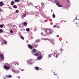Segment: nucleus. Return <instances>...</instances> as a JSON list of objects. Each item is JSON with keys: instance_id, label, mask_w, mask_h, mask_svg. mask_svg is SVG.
Wrapping results in <instances>:
<instances>
[{"instance_id": "2", "label": "nucleus", "mask_w": 79, "mask_h": 79, "mask_svg": "<svg viewBox=\"0 0 79 79\" xmlns=\"http://www.w3.org/2000/svg\"><path fill=\"white\" fill-rule=\"evenodd\" d=\"M55 2L56 3V5H57L58 6H59V7H62V5L60 4L58 0H56Z\"/></svg>"}, {"instance_id": "48", "label": "nucleus", "mask_w": 79, "mask_h": 79, "mask_svg": "<svg viewBox=\"0 0 79 79\" xmlns=\"http://www.w3.org/2000/svg\"><path fill=\"white\" fill-rule=\"evenodd\" d=\"M2 44H4V43H2Z\"/></svg>"}, {"instance_id": "41", "label": "nucleus", "mask_w": 79, "mask_h": 79, "mask_svg": "<svg viewBox=\"0 0 79 79\" xmlns=\"http://www.w3.org/2000/svg\"><path fill=\"white\" fill-rule=\"evenodd\" d=\"M75 19H76V20H77V16H76V17Z\"/></svg>"}, {"instance_id": "23", "label": "nucleus", "mask_w": 79, "mask_h": 79, "mask_svg": "<svg viewBox=\"0 0 79 79\" xmlns=\"http://www.w3.org/2000/svg\"><path fill=\"white\" fill-rule=\"evenodd\" d=\"M21 39H23V40H24V38L23 36H21Z\"/></svg>"}, {"instance_id": "21", "label": "nucleus", "mask_w": 79, "mask_h": 79, "mask_svg": "<svg viewBox=\"0 0 79 79\" xmlns=\"http://www.w3.org/2000/svg\"><path fill=\"white\" fill-rule=\"evenodd\" d=\"M14 2H19V0H15Z\"/></svg>"}, {"instance_id": "36", "label": "nucleus", "mask_w": 79, "mask_h": 79, "mask_svg": "<svg viewBox=\"0 0 79 79\" xmlns=\"http://www.w3.org/2000/svg\"><path fill=\"white\" fill-rule=\"evenodd\" d=\"M56 27V25H55L54 26V27Z\"/></svg>"}, {"instance_id": "46", "label": "nucleus", "mask_w": 79, "mask_h": 79, "mask_svg": "<svg viewBox=\"0 0 79 79\" xmlns=\"http://www.w3.org/2000/svg\"><path fill=\"white\" fill-rule=\"evenodd\" d=\"M57 37H59V36L58 35H57Z\"/></svg>"}, {"instance_id": "28", "label": "nucleus", "mask_w": 79, "mask_h": 79, "mask_svg": "<svg viewBox=\"0 0 79 79\" xmlns=\"http://www.w3.org/2000/svg\"><path fill=\"white\" fill-rule=\"evenodd\" d=\"M16 12L17 13H19V10H16Z\"/></svg>"}, {"instance_id": "12", "label": "nucleus", "mask_w": 79, "mask_h": 79, "mask_svg": "<svg viewBox=\"0 0 79 79\" xmlns=\"http://www.w3.org/2000/svg\"><path fill=\"white\" fill-rule=\"evenodd\" d=\"M35 69L36 70H39V67H35Z\"/></svg>"}, {"instance_id": "54", "label": "nucleus", "mask_w": 79, "mask_h": 79, "mask_svg": "<svg viewBox=\"0 0 79 79\" xmlns=\"http://www.w3.org/2000/svg\"><path fill=\"white\" fill-rule=\"evenodd\" d=\"M64 21V22H65V23H66V21Z\"/></svg>"}, {"instance_id": "3", "label": "nucleus", "mask_w": 79, "mask_h": 79, "mask_svg": "<svg viewBox=\"0 0 79 79\" xmlns=\"http://www.w3.org/2000/svg\"><path fill=\"white\" fill-rule=\"evenodd\" d=\"M53 55L54 56H55L56 58H57L58 56V54L57 53V52L56 51H54L53 53Z\"/></svg>"}, {"instance_id": "16", "label": "nucleus", "mask_w": 79, "mask_h": 79, "mask_svg": "<svg viewBox=\"0 0 79 79\" xmlns=\"http://www.w3.org/2000/svg\"><path fill=\"white\" fill-rule=\"evenodd\" d=\"M6 77L7 78H8V77H12V76H11L10 75H9V76L6 75Z\"/></svg>"}, {"instance_id": "49", "label": "nucleus", "mask_w": 79, "mask_h": 79, "mask_svg": "<svg viewBox=\"0 0 79 79\" xmlns=\"http://www.w3.org/2000/svg\"><path fill=\"white\" fill-rule=\"evenodd\" d=\"M62 45H63V44L62 43Z\"/></svg>"}, {"instance_id": "45", "label": "nucleus", "mask_w": 79, "mask_h": 79, "mask_svg": "<svg viewBox=\"0 0 79 79\" xmlns=\"http://www.w3.org/2000/svg\"><path fill=\"white\" fill-rule=\"evenodd\" d=\"M18 77V78H19V79L20 78V77Z\"/></svg>"}, {"instance_id": "1", "label": "nucleus", "mask_w": 79, "mask_h": 79, "mask_svg": "<svg viewBox=\"0 0 79 79\" xmlns=\"http://www.w3.org/2000/svg\"><path fill=\"white\" fill-rule=\"evenodd\" d=\"M51 30H49L48 29H46L45 31L47 35H49V34H52V32H51Z\"/></svg>"}, {"instance_id": "25", "label": "nucleus", "mask_w": 79, "mask_h": 79, "mask_svg": "<svg viewBox=\"0 0 79 79\" xmlns=\"http://www.w3.org/2000/svg\"><path fill=\"white\" fill-rule=\"evenodd\" d=\"M67 2H68L69 5H70L71 4V3H70V2H69V0H68L67 1Z\"/></svg>"}, {"instance_id": "24", "label": "nucleus", "mask_w": 79, "mask_h": 79, "mask_svg": "<svg viewBox=\"0 0 79 79\" xmlns=\"http://www.w3.org/2000/svg\"><path fill=\"white\" fill-rule=\"evenodd\" d=\"M52 17L53 18H55V15L54 13L53 14Z\"/></svg>"}, {"instance_id": "59", "label": "nucleus", "mask_w": 79, "mask_h": 79, "mask_svg": "<svg viewBox=\"0 0 79 79\" xmlns=\"http://www.w3.org/2000/svg\"><path fill=\"white\" fill-rule=\"evenodd\" d=\"M54 73H55V72H54Z\"/></svg>"}, {"instance_id": "7", "label": "nucleus", "mask_w": 79, "mask_h": 79, "mask_svg": "<svg viewBox=\"0 0 79 79\" xmlns=\"http://www.w3.org/2000/svg\"><path fill=\"white\" fill-rule=\"evenodd\" d=\"M5 69H10V67L9 66H7V65H5L4 66Z\"/></svg>"}, {"instance_id": "29", "label": "nucleus", "mask_w": 79, "mask_h": 79, "mask_svg": "<svg viewBox=\"0 0 79 79\" xmlns=\"http://www.w3.org/2000/svg\"><path fill=\"white\" fill-rule=\"evenodd\" d=\"M41 35H42L43 36H44V34L42 33H41Z\"/></svg>"}, {"instance_id": "14", "label": "nucleus", "mask_w": 79, "mask_h": 79, "mask_svg": "<svg viewBox=\"0 0 79 79\" xmlns=\"http://www.w3.org/2000/svg\"><path fill=\"white\" fill-rule=\"evenodd\" d=\"M26 14H24L23 15L22 17V19H23V18H24V17H26Z\"/></svg>"}, {"instance_id": "20", "label": "nucleus", "mask_w": 79, "mask_h": 79, "mask_svg": "<svg viewBox=\"0 0 79 79\" xmlns=\"http://www.w3.org/2000/svg\"><path fill=\"white\" fill-rule=\"evenodd\" d=\"M23 24L24 26H25V25H27V23L26 22H24V23H22Z\"/></svg>"}, {"instance_id": "38", "label": "nucleus", "mask_w": 79, "mask_h": 79, "mask_svg": "<svg viewBox=\"0 0 79 79\" xmlns=\"http://www.w3.org/2000/svg\"><path fill=\"white\" fill-rule=\"evenodd\" d=\"M24 69H21V71H24Z\"/></svg>"}, {"instance_id": "30", "label": "nucleus", "mask_w": 79, "mask_h": 79, "mask_svg": "<svg viewBox=\"0 0 79 79\" xmlns=\"http://www.w3.org/2000/svg\"><path fill=\"white\" fill-rule=\"evenodd\" d=\"M51 56H52V55L50 54V55H48V56L49 58H50V57H51Z\"/></svg>"}, {"instance_id": "27", "label": "nucleus", "mask_w": 79, "mask_h": 79, "mask_svg": "<svg viewBox=\"0 0 79 79\" xmlns=\"http://www.w3.org/2000/svg\"><path fill=\"white\" fill-rule=\"evenodd\" d=\"M27 31H29V29L27 28L26 29Z\"/></svg>"}, {"instance_id": "18", "label": "nucleus", "mask_w": 79, "mask_h": 79, "mask_svg": "<svg viewBox=\"0 0 79 79\" xmlns=\"http://www.w3.org/2000/svg\"><path fill=\"white\" fill-rule=\"evenodd\" d=\"M36 52V50L34 49L33 50V52H32V53H33L34 52Z\"/></svg>"}, {"instance_id": "17", "label": "nucleus", "mask_w": 79, "mask_h": 79, "mask_svg": "<svg viewBox=\"0 0 79 79\" xmlns=\"http://www.w3.org/2000/svg\"><path fill=\"white\" fill-rule=\"evenodd\" d=\"M38 55L39 54L38 52L35 53V55H35V56H38Z\"/></svg>"}, {"instance_id": "35", "label": "nucleus", "mask_w": 79, "mask_h": 79, "mask_svg": "<svg viewBox=\"0 0 79 79\" xmlns=\"http://www.w3.org/2000/svg\"><path fill=\"white\" fill-rule=\"evenodd\" d=\"M29 4H30V5H32V6H33V5H32V3L31 2H29Z\"/></svg>"}, {"instance_id": "50", "label": "nucleus", "mask_w": 79, "mask_h": 79, "mask_svg": "<svg viewBox=\"0 0 79 79\" xmlns=\"http://www.w3.org/2000/svg\"><path fill=\"white\" fill-rule=\"evenodd\" d=\"M54 75H56V74H54Z\"/></svg>"}, {"instance_id": "42", "label": "nucleus", "mask_w": 79, "mask_h": 79, "mask_svg": "<svg viewBox=\"0 0 79 79\" xmlns=\"http://www.w3.org/2000/svg\"><path fill=\"white\" fill-rule=\"evenodd\" d=\"M35 8H37V6H35Z\"/></svg>"}, {"instance_id": "11", "label": "nucleus", "mask_w": 79, "mask_h": 79, "mask_svg": "<svg viewBox=\"0 0 79 79\" xmlns=\"http://www.w3.org/2000/svg\"><path fill=\"white\" fill-rule=\"evenodd\" d=\"M15 2L14 1H11L10 2V4L11 5H15Z\"/></svg>"}, {"instance_id": "31", "label": "nucleus", "mask_w": 79, "mask_h": 79, "mask_svg": "<svg viewBox=\"0 0 79 79\" xmlns=\"http://www.w3.org/2000/svg\"><path fill=\"white\" fill-rule=\"evenodd\" d=\"M42 6H43L44 7V4L42 3Z\"/></svg>"}, {"instance_id": "15", "label": "nucleus", "mask_w": 79, "mask_h": 79, "mask_svg": "<svg viewBox=\"0 0 79 79\" xmlns=\"http://www.w3.org/2000/svg\"><path fill=\"white\" fill-rule=\"evenodd\" d=\"M41 39H42V40H48V39L47 38H42Z\"/></svg>"}, {"instance_id": "33", "label": "nucleus", "mask_w": 79, "mask_h": 79, "mask_svg": "<svg viewBox=\"0 0 79 79\" xmlns=\"http://www.w3.org/2000/svg\"><path fill=\"white\" fill-rule=\"evenodd\" d=\"M4 43H5V44H7V41H5Z\"/></svg>"}, {"instance_id": "47", "label": "nucleus", "mask_w": 79, "mask_h": 79, "mask_svg": "<svg viewBox=\"0 0 79 79\" xmlns=\"http://www.w3.org/2000/svg\"><path fill=\"white\" fill-rule=\"evenodd\" d=\"M77 23H76V24H77Z\"/></svg>"}, {"instance_id": "53", "label": "nucleus", "mask_w": 79, "mask_h": 79, "mask_svg": "<svg viewBox=\"0 0 79 79\" xmlns=\"http://www.w3.org/2000/svg\"><path fill=\"white\" fill-rule=\"evenodd\" d=\"M17 64V65H18V64H19L18 63Z\"/></svg>"}, {"instance_id": "5", "label": "nucleus", "mask_w": 79, "mask_h": 79, "mask_svg": "<svg viewBox=\"0 0 79 79\" xmlns=\"http://www.w3.org/2000/svg\"><path fill=\"white\" fill-rule=\"evenodd\" d=\"M39 42V40H37L35 41V47H37V46H38V44H35V43H38Z\"/></svg>"}, {"instance_id": "57", "label": "nucleus", "mask_w": 79, "mask_h": 79, "mask_svg": "<svg viewBox=\"0 0 79 79\" xmlns=\"http://www.w3.org/2000/svg\"><path fill=\"white\" fill-rule=\"evenodd\" d=\"M73 22H74V20H73Z\"/></svg>"}, {"instance_id": "40", "label": "nucleus", "mask_w": 79, "mask_h": 79, "mask_svg": "<svg viewBox=\"0 0 79 79\" xmlns=\"http://www.w3.org/2000/svg\"><path fill=\"white\" fill-rule=\"evenodd\" d=\"M13 27H15V25H13Z\"/></svg>"}, {"instance_id": "32", "label": "nucleus", "mask_w": 79, "mask_h": 79, "mask_svg": "<svg viewBox=\"0 0 79 79\" xmlns=\"http://www.w3.org/2000/svg\"><path fill=\"white\" fill-rule=\"evenodd\" d=\"M10 33H11L12 34V33H13V31H12V30H10Z\"/></svg>"}, {"instance_id": "8", "label": "nucleus", "mask_w": 79, "mask_h": 79, "mask_svg": "<svg viewBox=\"0 0 79 79\" xmlns=\"http://www.w3.org/2000/svg\"><path fill=\"white\" fill-rule=\"evenodd\" d=\"M11 71L13 72H14V73H15L17 74H18V73H19V71H18L17 72V71L15 69H12L11 70Z\"/></svg>"}, {"instance_id": "13", "label": "nucleus", "mask_w": 79, "mask_h": 79, "mask_svg": "<svg viewBox=\"0 0 79 79\" xmlns=\"http://www.w3.org/2000/svg\"><path fill=\"white\" fill-rule=\"evenodd\" d=\"M42 58V56H40L38 58V59L39 60H41Z\"/></svg>"}, {"instance_id": "19", "label": "nucleus", "mask_w": 79, "mask_h": 79, "mask_svg": "<svg viewBox=\"0 0 79 79\" xmlns=\"http://www.w3.org/2000/svg\"><path fill=\"white\" fill-rule=\"evenodd\" d=\"M13 8H17V6H16V5H14L13 6Z\"/></svg>"}, {"instance_id": "10", "label": "nucleus", "mask_w": 79, "mask_h": 79, "mask_svg": "<svg viewBox=\"0 0 79 79\" xmlns=\"http://www.w3.org/2000/svg\"><path fill=\"white\" fill-rule=\"evenodd\" d=\"M4 5V3L3 2H0V6H3Z\"/></svg>"}, {"instance_id": "22", "label": "nucleus", "mask_w": 79, "mask_h": 79, "mask_svg": "<svg viewBox=\"0 0 79 79\" xmlns=\"http://www.w3.org/2000/svg\"><path fill=\"white\" fill-rule=\"evenodd\" d=\"M3 32V30L2 29H0V33H2Z\"/></svg>"}, {"instance_id": "51", "label": "nucleus", "mask_w": 79, "mask_h": 79, "mask_svg": "<svg viewBox=\"0 0 79 79\" xmlns=\"http://www.w3.org/2000/svg\"><path fill=\"white\" fill-rule=\"evenodd\" d=\"M4 79H6V78H5V77H4Z\"/></svg>"}, {"instance_id": "37", "label": "nucleus", "mask_w": 79, "mask_h": 79, "mask_svg": "<svg viewBox=\"0 0 79 79\" xmlns=\"http://www.w3.org/2000/svg\"><path fill=\"white\" fill-rule=\"evenodd\" d=\"M31 39H33V37L31 36Z\"/></svg>"}, {"instance_id": "39", "label": "nucleus", "mask_w": 79, "mask_h": 79, "mask_svg": "<svg viewBox=\"0 0 79 79\" xmlns=\"http://www.w3.org/2000/svg\"><path fill=\"white\" fill-rule=\"evenodd\" d=\"M2 10V9L1 8H0V11H1Z\"/></svg>"}, {"instance_id": "26", "label": "nucleus", "mask_w": 79, "mask_h": 79, "mask_svg": "<svg viewBox=\"0 0 79 79\" xmlns=\"http://www.w3.org/2000/svg\"><path fill=\"white\" fill-rule=\"evenodd\" d=\"M3 27V25H0V27H1V28H2V27Z\"/></svg>"}, {"instance_id": "43", "label": "nucleus", "mask_w": 79, "mask_h": 79, "mask_svg": "<svg viewBox=\"0 0 79 79\" xmlns=\"http://www.w3.org/2000/svg\"><path fill=\"white\" fill-rule=\"evenodd\" d=\"M19 27H21V25H19Z\"/></svg>"}, {"instance_id": "6", "label": "nucleus", "mask_w": 79, "mask_h": 79, "mask_svg": "<svg viewBox=\"0 0 79 79\" xmlns=\"http://www.w3.org/2000/svg\"><path fill=\"white\" fill-rule=\"evenodd\" d=\"M0 57L2 60H4V56L2 54H0Z\"/></svg>"}, {"instance_id": "58", "label": "nucleus", "mask_w": 79, "mask_h": 79, "mask_svg": "<svg viewBox=\"0 0 79 79\" xmlns=\"http://www.w3.org/2000/svg\"><path fill=\"white\" fill-rule=\"evenodd\" d=\"M58 77H58V78H58Z\"/></svg>"}, {"instance_id": "9", "label": "nucleus", "mask_w": 79, "mask_h": 79, "mask_svg": "<svg viewBox=\"0 0 79 79\" xmlns=\"http://www.w3.org/2000/svg\"><path fill=\"white\" fill-rule=\"evenodd\" d=\"M28 47L29 48H30V49H32V48H33V47L32 46L29 44H28Z\"/></svg>"}, {"instance_id": "56", "label": "nucleus", "mask_w": 79, "mask_h": 79, "mask_svg": "<svg viewBox=\"0 0 79 79\" xmlns=\"http://www.w3.org/2000/svg\"><path fill=\"white\" fill-rule=\"evenodd\" d=\"M15 65H16V64H15Z\"/></svg>"}, {"instance_id": "52", "label": "nucleus", "mask_w": 79, "mask_h": 79, "mask_svg": "<svg viewBox=\"0 0 79 79\" xmlns=\"http://www.w3.org/2000/svg\"><path fill=\"white\" fill-rule=\"evenodd\" d=\"M64 8H66V7H64Z\"/></svg>"}, {"instance_id": "34", "label": "nucleus", "mask_w": 79, "mask_h": 79, "mask_svg": "<svg viewBox=\"0 0 79 79\" xmlns=\"http://www.w3.org/2000/svg\"><path fill=\"white\" fill-rule=\"evenodd\" d=\"M52 44H53V45L54 44H55V43H54V42H53V41H52Z\"/></svg>"}, {"instance_id": "55", "label": "nucleus", "mask_w": 79, "mask_h": 79, "mask_svg": "<svg viewBox=\"0 0 79 79\" xmlns=\"http://www.w3.org/2000/svg\"><path fill=\"white\" fill-rule=\"evenodd\" d=\"M53 40V41H54V40Z\"/></svg>"}, {"instance_id": "4", "label": "nucleus", "mask_w": 79, "mask_h": 79, "mask_svg": "<svg viewBox=\"0 0 79 79\" xmlns=\"http://www.w3.org/2000/svg\"><path fill=\"white\" fill-rule=\"evenodd\" d=\"M32 59H30L27 61V63L28 64H32Z\"/></svg>"}, {"instance_id": "44", "label": "nucleus", "mask_w": 79, "mask_h": 79, "mask_svg": "<svg viewBox=\"0 0 79 79\" xmlns=\"http://www.w3.org/2000/svg\"><path fill=\"white\" fill-rule=\"evenodd\" d=\"M60 50H61V51H63V50H62V49H61V48L60 49Z\"/></svg>"}]
</instances>
